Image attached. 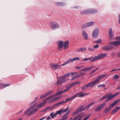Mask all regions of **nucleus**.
<instances>
[{
	"label": "nucleus",
	"instance_id": "f257e3e1",
	"mask_svg": "<svg viewBox=\"0 0 120 120\" xmlns=\"http://www.w3.org/2000/svg\"><path fill=\"white\" fill-rule=\"evenodd\" d=\"M106 75V74H103L98 76L96 79L95 80H94L93 82H91L87 85L88 87H93L95 84L98 82L100 80L103 78Z\"/></svg>",
	"mask_w": 120,
	"mask_h": 120
},
{
	"label": "nucleus",
	"instance_id": "f03ea898",
	"mask_svg": "<svg viewBox=\"0 0 120 120\" xmlns=\"http://www.w3.org/2000/svg\"><path fill=\"white\" fill-rule=\"evenodd\" d=\"M120 101V99L117 100L112 104L109 106V107L106 108L104 109V111L105 113L109 112L111 109L118 102Z\"/></svg>",
	"mask_w": 120,
	"mask_h": 120
},
{
	"label": "nucleus",
	"instance_id": "7ed1b4c3",
	"mask_svg": "<svg viewBox=\"0 0 120 120\" xmlns=\"http://www.w3.org/2000/svg\"><path fill=\"white\" fill-rule=\"evenodd\" d=\"M57 80L55 83V85L60 84L63 83L64 82L66 81L67 80L66 78H65L63 76H62L60 77H57Z\"/></svg>",
	"mask_w": 120,
	"mask_h": 120
},
{
	"label": "nucleus",
	"instance_id": "20e7f679",
	"mask_svg": "<svg viewBox=\"0 0 120 120\" xmlns=\"http://www.w3.org/2000/svg\"><path fill=\"white\" fill-rule=\"evenodd\" d=\"M79 57H76L73 58L72 59L70 58L67 61L64 63L62 65V66H64L66 64H67L71 62H73L74 61L79 60Z\"/></svg>",
	"mask_w": 120,
	"mask_h": 120
},
{
	"label": "nucleus",
	"instance_id": "39448f33",
	"mask_svg": "<svg viewBox=\"0 0 120 120\" xmlns=\"http://www.w3.org/2000/svg\"><path fill=\"white\" fill-rule=\"evenodd\" d=\"M50 99V98L49 96L47 98L44 99L43 100V102H42L37 105V108L38 109L41 108L46 103V101H47Z\"/></svg>",
	"mask_w": 120,
	"mask_h": 120
},
{
	"label": "nucleus",
	"instance_id": "423d86ee",
	"mask_svg": "<svg viewBox=\"0 0 120 120\" xmlns=\"http://www.w3.org/2000/svg\"><path fill=\"white\" fill-rule=\"evenodd\" d=\"M107 54L106 53H103L100 54L94 57L95 61L100 59L106 56Z\"/></svg>",
	"mask_w": 120,
	"mask_h": 120
},
{
	"label": "nucleus",
	"instance_id": "0eeeda50",
	"mask_svg": "<svg viewBox=\"0 0 120 120\" xmlns=\"http://www.w3.org/2000/svg\"><path fill=\"white\" fill-rule=\"evenodd\" d=\"M79 83V82H74L68 86L65 87L66 89L65 90L66 92L69 91L71 88H72L74 86L78 84Z\"/></svg>",
	"mask_w": 120,
	"mask_h": 120
},
{
	"label": "nucleus",
	"instance_id": "6e6552de",
	"mask_svg": "<svg viewBox=\"0 0 120 120\" xmlns=\"http://www.w3.org/2000/svg\"><path fill=\"white\" fill-rule=\"evenodd\" d=\"M50 25L51 28L53 30L59 28V24L55 22H51Z\"/></svg>",
	"mask_w": 120,
	"mask_h": 120
},
{
	"label": "nucleus",
	"instance_id": "1a4fd4ad",
	"mask_svg": "<svg viewBox=\"0 0 120 120\" xmlns=\"http://www.w3.org/2000/svg\"><path fill=\"white\" fill-rule=\"evenodd\" d=\"M99 33V31L98 29H95L93 31L92 34V37L94 38H96L97 37Z\"/></svg>",
	"mask_w": 120,
	"mask_h": 120
},
{
	"label": "nucleus",
	"instance_id": "9d476101",
	"mask_svg": "<svg viewBox=\"0 0 120 120\" xmlns=\"http://www.w3.org/2000/svg\"><path fill=\"white\" fill-rule=\"evenodd\" d=\"M108 44L109 45H112L115 47L118 46L120 45V40L110 42H109Z\"/></svg>",
	"mask_w": 120,
	"mask_h": 120
},
{
	"label": "nucleus",
	"instance_id": "9b49d317",
	"mask_svg": "<svg viewBox=\"0 0 120 120\" xmlns=\"http://www.w3.org/2000/svg\"><path fill=\"white\" fill-rule=\"evenodd\" d=\"M61 66L57 63H52L50 65L51 68L55 70L59 69Z\"/></svg>",
	"mask_w": 120,
	"mask_h": 120
},
{
	"label": "nucleus",
	"instance_id": "f8f14e48",
	"mask_svg": "<svg viewBox=\"0 0 120 120\" xmlns=\"http://www.w3.org/2000/svg\"><path fill=\"white\" fill-rule=\"evenodd\" d=\"M106 105V104L105 103L100 105L95 109V111H98L101 110L105 107Z\"/></svg>",
	"mask_w": 120,
	"mask_h": 120
},
{
	"label": "nucleus",
	"instance_id": "ddd939ff",
	"mask_svg": "<svg viewBox=\"0 0 120 120\" xmlns=\"http://www.w3.org/2000/svg\"><path fill=\"white\" fill-rule=\"evenodd\" d=\"M94 24V22H91L87 23L81 26V28L82 29L85 28L86 27L91 26Z\"/></svg>",
	"mask_w": 120,
	"mask_h": 120
},
{
	"label": "nucleus",
	"instance_id": "4468645a",
	"mask_svg": "<svg viewBox=\"0 0 120 120\" xmlns=\"http://www.w3.org/2000/svg\"><path fill=\"white\" fill-rule=\"evenodd\" d=\"M66 92L65 90H60L57 92L56 94L49 96L50 99L55 97L56 95H58L61 94Z\"/></svg>",
	"mask_w": 120,
	"mask_h": 120
},
{
	"label": "nucleus",
	"instance_id": "2eb2a0df",
	"mask_svg": "<svg viewBox=\"0 0 120 120\" xmlns=\"http://www.w3.org/2000/svg\"><path fill=\"white\" fill-rule=\"evenodd\" d=\"M88 94V93H83L82 92L76 94L74 95V97L75 98L76 97L78 96L79 97H82L84 96H85L87 95Z\"/></svg>",
	"mask_w": 120,
	"mask_h": 120
},
{
	"label": "nucleus",
	"instance_id": "dca6fc26",
	"mask_svg": "<svg viewBox=\"0 0 120 120\" xmlns=\"http://www.w3.org/2000/svg\"><path fill=\"white\" fill-rule=\"evenodd\" d=\"M64 43L63 41H60L58 42V49L60 50L63 47Z\"/></svg>",
	"mask_w": 120,
	"mask_h": 120
},
{
	"label": "nucleus",
	"instance_id": "f3484780",
	"mask_svg": "<svg viewBox=\"0 0 120 120\" xmlns=\"http://www.w3.org/2000/svg\"><path fill=\"white\" fill-rule=\"evenodd\" d=\"M82 33L84 39L85 40L88 39V34L85 30H82Z\"/></svg>",
	"mask_w": 120,
	"mask_h": 120
},
{
	"label": "nucleus",
	"instance_id": "a211bd4d",
	"mask_svg": "<svg viewBox=\"0 0 120 120\" xmlns=\"http://www.w3.org/2000/svg\"><path fill=\"white\" fill-rule=\"evenodd\" d=\"M114 48L113 46H107L103 47L102 49L105 50H108L111 49H112Z\"/></svg>",
	"mask_w": 120,
	"mask_h": 120
},
{
	"label": "nucleus",
	"instance_id": "6ab92c4d",
	"mask_svg": "<svg viewBox=\"0 0 120 120\" xmlns=\"http://www.w3.org/2000/svg\"><path fill=\"white\" fill-rule=\"evenodd\" d=\"M112 30L111 28H110L109 29V34L111 39H112L113 38V33L112 32Z\"/></svg>",
	"mask_w": 120,
	"mask_h": 120
},
{
	"label": "nucleus",
	"instance_id": "aec40b11",
	"mask_svg": "<svg viewBox=\"0 0 120 120\" xmlns=\"http://www.w3.org/2000/svg\"><path fill=\"white\" fill-rule=\"evenodd\" d=\"M11 84H6L3 83H0V88L3 89L7 86H9Z\"/></svg>",
	"mask_w": 120,
	"mask_h": 120
},
{
	"label": "nucleus",
	"instance_id": "412c9836",
	"mask_svg": "<svg viewBox=\"0 0 120 120\" xmlns=\"http://www.w3.org/2000/svg\"><path fill=\"white\" fill-rule=\"evenodd\" d=\"M87 49L86 47H83L81 49H79L76 50V52H83L86 51Z\"/></svg>",
	"mask_w": 120,
	"mask_h": 120
},
{
	"label": "nucleus",
	"instance_id": "4be33fe9",
	"mask_svg": "<svg viewBox=\"0 0 120 120\" xmlns=\"http://www.w3.org/2000/svg\"><path fill=\"white\" fill-rule=\"evenodd\" d=\"M60 97H56L52 99L51 100L49 101V103H51L54 101L57 100V99L60 98Z\"/></svg>",
	"mask_w": 120,
	"mask_h": 120
},
{
	"label": "nucleus",
	"instance_id": "5701e85b",
	"mask_svg": "<svg viewBox=\"0 0 120 120\" xmlns=\"http://www.w3.org/2000/svg\"><path fill=\"white\" fill-rule=\"evenodd\" d=\"M38 110V108H37L34 109V110H32V111H31V112H30L27 115V116H30L31 115L34 114V113H35Z\"/></svg>",
	"mask_w": 120,
	"mask_h": 120
},
{
	"label": "nucleus",
	"instance_id": "b1692460",
	"mask_svg": "<svg viewBox=\"0 0 120 120\" xmlns=\"http://www.w3.org/2000/svg\"><path fill=\"white\" fill-rule=\"evenodd\" d=\"M38 110V108H37L34 109V110H32V111H31V112H30L27 115V116H30L31 115L34 114V113H35Z\"/></svg>",
	"mask_w": 120,
	"mask_h": 120
},
{
	"label": "nucleus",
	"instance_id": "393cba45",
	"mask_svg": "<svg viewBox=\"0 0 120 120\" xmlns=\"http://www.w3.org/2000/svg\"><path fill=\"white\" fill-rule=\"evenodd\" d=\"M64 48L65 49H67L69 46V43L68 41L65 42L64 44Z\"/></svg>",
	"mask_w": 120,
	"mask_h": 120
},
{
	"label": "nucleus",
	"instance_id": "a878e982",
	"mask_svg": "<svg viewBox=\"0 0 120 120\" xmlns=\"http://www.w3.org/2000/svg\"><path fill=\"white\" fill-rule=\"evenodd\" d=\"M97 10L95 9H89V14H95L97 12Z\"/></svg>",
	"mask_w": 120,
	"mask_h": 120
},
{
	"label": "nucleus",
	"instance_id": "bb28decb",
	"mask_svg": "<svg viewBox=\"0 0 120 120\" xmlns=\"http://www.w3.org/2000/svg\"><path fill=\"white\" fill-rule=\"evenodd\" d=\"M80 13L82 15L89 14V9L82 11L80 12Z\"/></svg>",
	"mask_w": 120,
	"mask_h": 120
},
{
	"label": "nucleus",
	"instance_id": "cd10ccee",
	"mask_svg": "<svg viewBox=\"0 0 120 120\" xmlns=\"http://www.w3.org/2000/svg\"><path fill=\"white\" fill-rule=\"evenodd\" d=\"M120 108L119 107H117L113 110L111 113L112 114H114L117 112L120 109Z\"/></svg>",
	"mask_w": 120,
	"mask_h": 120
},
{
	"label": "nucleus",
	"instance_id": "c85d7f7f",
	"mask_svg": "<svg viewBox=\"0 0 120 120\" xmlns=\"http://www.w3.org/2000/svg\"><path fill=\"white\" fill-rule=\"evenodd\" d=\"M90 60V61L91 62H93L95 61L94 57H91L90 58H85L82 60L83 61H85Z\"/></svg>",
	"mask_w": 120,
	"mask_h": 120
},
{
	"label": "nucleus",
	"instance_id": "c756f323",
	"mask_svg": "<svg viewBox=\"0 0 120 120\" xmlns=\"http://www.w3.org/2000/svg\"><path fill=\"white\" fill-rule=\"evenodd\" d=\"M82 118V115L81 114H79L78 115L76 116L74 118H75V120H81Z\"/></svg>",
	"mask_w": 120,
	"mask_h": 120
},
{
	"label": "nucleus",
	"instance_id": "7c9ffc66",
	"mask_svg": "<svg viewBox=\"0 0 120 120\" xmlns=\"http://www.w3.org/2000/svg\"><path fill=\"white\" fill-rule=\"evenodd\" d=\"M74 98H75L74 97V95L71 98H68L66 99V101H64V102H65V103L71 100H72L73 99H74Z\"/></svg>",
	"mask_w": 120,
	"mask_h": 120
},
{
	"label": "nucleus",
	"instance_id": "2f4dec72",
	"mask_svg": "<svg viewBox=\"0 0 120 120\" xmlns=\"http://www.w3.org/2000/svg\"><path fill=\"white\" fill-rule=\"evenodd\" d=\"M95 102H94L92 103H91V104H90L89 105L87 106H86L85 107L83 108V110H87L92 105H93L94 104Z\"/></svg>",
	"mask_w": 120,
	"mask_h": 120
},
{
	"label": "nucleus",
	"instance_id": "473e14b6",
	"mask_svg": "<svg viewBox=\"0 0 120 120\" xmlns=\"http://www.w3.org/2000/svg\"><path fill=\"white\" fill-rule=\"evenodd\" d=\"M112 93H110L106 95L107 97L109 98H112V99L113 98V95H112Z\"/></svg>",
	"mask_w": 120,
	"mask_h": 120
},
{
	"label": "nucleus",
	"instance_id": "72a5a7b5",
	"mask_svg": "<svg viewBox=\"0 0 120 120\" xmlns=\"http://www.w3.org/2000/svg\"><path fill=\"white\" fill-rule=\"evenodd\" d=\"M68 118V116L64 115L62 116V118L60 120H66Z\"/></svg>",
	"mask_w": 120,
	"mask_h": 120
},
{
	"label": "nucleus",
	"instance_id": "f704fd0d",
	"mask_svg": "<svg viewBox=\"0 0 120 120\" xmlns=\"http://www.w3.org/2000/svg\"><path fill=\"white\" fill-rule=\"evenodd\" d=\"M119 78V76L117 75H114L112 77L113 80H118Z\"/></svg>",
	"mask_w": 120,
	"mask_h": 120
},
{
	"label": "nucleus",
	"instance_id": "c9c22d12",
	"mask_svg": "<svg viewBox=\"0 0 120 120\" xmlns=\"http://www.w3.org/2000/svg\"><path fill=\"white\" fill-rule=\"evenodd\" d=\"M83 107V105L80 107L79 108H78L77 110L79 112H81L82 111L84 110H83V108L82 109Z\"/></svg>",
	"mask_w": 120,
	"mask_h": 120
},
{
	"label": "nucleus",
	"instance_id": "e433bc0d",
	"mask_svg": "<svg viewBox=\"0 0 120 120\" xmlns=\"http://www.w3.org/2000/svg\"><path fill=\"white\" fill-rule=\"evenodd\" d=\"M69 106H68L67 108L65 110H64L63 108H62L60 109L62 112H66L69 109Z\"/></svg>",
	"mask_w": 120,
	"mask_h": 120
},
{
	"label": "nucleus",
	"instance_id": "4c0bfd02",
	"mask_svg": "<svg viewBox=\"0 0 120 120\" xmlns=\"http://www.w3.org/2000/svg\"><path fill=\"white\" fill-rule=\"evenodd\" d=\"M37 103H35L34 105L30 107L29 108H30V109L32 110H33V109L35 107L37 106Z\"/></svg>",
	"mask_w": 120,
	"mask_h": 120
},
{
	"label": "nucleus",
	"instance_id": "58836bf2",
	"mask_svg": "<svg viewBox=\"0 0 120 120\" xmlns=\"http://www.w3.org/2000/svg\"><path fill=\"white\" fill-rule=\"evenodd\" d=\"M65 103V102L64 101H62L60 102H58L57 103H56L55 104V106H57L59 105H60L63 104V103Z\"/></svg>",
	"mask_w": 120,
	"mask_h": 120
},
{
	"label": "nucleus",
	"instance_id": "ea45409f",
	"mask_svg": "<svg viewBox=\"0 0 120 120\" xmlns=\"http://www.w3.org/2000/svg\"><path fill=\"white\" fill-rule=\"evenodd\" d=\"M102 42V40L101 39H99L94 41L95 43H99Z\"/></svg>",
	"mask_w": 120,
	"mask_h": 120
},
{
	"label": "nucleus",
	"instance_id": "a19ab883",
	"mask_svg": "<svg viewBox=\"0 0 120 120\" xmlns=\"http://www.w3.org/2000/svg\"><path fill=\"white\" fill-rule=\"evenodd\" d=\"M54 112H53L51 113L50 114V115L52 118H54L55 116L56 115H55V113L54 114Z\"/></svg>",
	"mask_w": 120,
	"mask_h": 120
},
{
	"label": "nucleus",
	"instance_id": "79ce46f5",
	"mask_svg": "<svg viewBox=\"0 0 120 120\" xmlns=\"http://www.w3.org/2000/svg\"><path fill=\"white\" fill-rule=\"evenodd\" d=\"M31 111V110L30 109V108H29L25 111L24 113L25 114H26L30 112Z\"/></svg>",
	"mask_w": 120,
	"mask_h": 120
},
{
	"label": "nucleus",
	"instance_id": "37998d69",
	"mask_svg": "<svg viewBox=\"0 0 120 120\" xmlns=\"http://www.w3.org/2000/svg\"><path fill=\"white\" fill-rule=\"evenodd\" d=\"M62 112L61 109L59 111H57L56 113H55V115H57L58 114H59L60 115L61 114Z\"/></svg>",
	"mask_w": 120,
	"mask_h": 120
},
{
	"label": "nucleus",
	"instance_id": "c03bdc74",
	"mask_svg": "<svg viewBox=\"0 0 120 120\" xmlns=\"http://www.w3.org/2000/svg\"><path fill=\"white\" fill-rule=\"evenodd\" d=\"M79 112L77 110L72 114V116H74L78 114Z\"/></svg>",
	"mask_w": 120,
	"mask_h": 120
},
{
	"label": "nucleus",
	"instance_id": "a18cd8bd",
	"mask_svg": "<svg viewBox=\"0 0 120 120\" xmlns=\"http://www.w3.org/2000/svg\"><path fill=\"white\" fill-rule=\"evenodd\" d=\"M53 92V90H51L50 91H49L46 93V95L47 96L49 95L50 94H51L52 92Z\"/></svg>",
	"mask_w": 120,
	"mask_h": 120
},
{
	"label": "nucleus",
	"instance_id": "49530a36",
	"mask_svg": "<svg viewBox=\"0 0 120 120\" xmlns=\"http://www.w3.org/2000/svg\"><path fill=\"white\" fill-rule=\"evenodd\" d=\"M105 84H100V85H98V87H103V88H105Z\"/></svg>",
	"mask_w": 120,
	"mask_h": 120
},
{
	"label": "nucleus",
	"instance_id": "de8ad7c7",
	"mask_svg": "<svg viewBox=\"0 0 120 120\" xmlns=\"http://www.w3.org/2000/svg\"><path fill=\"white\" fill-rule=\"evenodd\" d=\"M91 115V114L88 115L85 118L82 120H87L90 118Z\"/></svg>",
	"mask_w": 120,
	"mask_h": 120
},
{
	"label": "nucleus",
	"instance_id": "09e8293b",
	"mask_svg": "<svg viewBox=\"0 0 120 120\" xmlns=\"http://www.w3.org/2000/svg\"><path fill=\"white\" fill-rule=\"evenodd\" d=\"M95 66H91L90 67L87 68V69L88 71H90L93 68H95Z\"/></svg>",
	"mask_w": 120,
	"mask_h": 120
},
{
	"label": "nucleus",
	"instance_id": "8fccbe9b",
	"mask_svg": "<svg viewBox=\"0 0 120 120\" xmlns=\"http://www.w3.org/2000/svg\"><path fill=\"white\" fill-rule=\"evenodd\" d=\"M95 66H91L90 67L87 68V69L88 71H90L93 68H95Z\"/></svg>",
	"mask_w": 120,
	"mask_h": 120
},
{
	"label": "nucleus",
	"instance_id": "3c124183",
	"mask_svg": "<svg viewBox=\"0 0 120 120\" xmlns=\"http://www.w3.org/2000/svg\"><path fill=\"white\" fill-rule=\"evenodd\" d=\"M47 96L46 95V94L45 93L44 94L41 95L40 97V99H43L47 97Z\"/></svg>",
	"mask_w": 120,
	"mask_h": 120
},
{
	"label": "nucleus",
	"instance_id": "603ef678",
	"mask_svg": "<svg viewBox=\"0 0 120 120\" xmlns=\"http://www.w3.org/2000/svg\"><path fill=\"white\" fill-rule=\"evenodd\" d=\"M56 5L58 6H60L63 5V4L60 2H57L56 3Z\"/></svg>",
	"mask_w": 120,
	"mask_h": 120
},
{
	"label": "nucleus",
	"instance_id": "864d4df0",
	"mask_svg": "<svg viewBox=\"0 0 120 120\" xmlns=\"http://www.w3.org/2000/svg\"><path fill=\"white\" fill-rule=\"evenodd\" d=\"M88 50L91 51H93L94 50V49L93 48L89 47L88 48Z\"/></svg>",
	"mask_w": 120,
	"mask_h": 120
},
{
	"label": "nucleus",
	"instance_id": "5fc2aeb1",
	"mask_svg": "<svg viewBox=\"0 0 120 120\" xmlns=\"http://www.w3.org/2000/svg\"><path fill=\"white\" fill-rule=\"evenodd\" d=\"M120 93L119 92H117L115 93L113 95V98H114L115 97L118 95Z\"/></svg>",
	"mask_w": 120,
	"mask_h": 120
},
{
	"label": "nucleus",
	"instance_id": "6e6d98bb",
	"mask_svg": "<svg viewBox=\"0 0 120 120\" xmlns=\"http://www.w3.org/2000/svg\"><path fill=\"white\" fill-rule=\"evenodd\" d=\"M81 71H88L87 68H86L82 69Z\"/></svg>",
	"mask_w": 120,
	"mask_h": 120
},
{
	"label": "nucleus",
	"instance_id": "4d7b16f0",
	"mask_svg": "<svg viewBox=\"0 0 120 120\" xmlns=\"http://www.w3.org/2000/svg\"><path fill=\"white\" fill-rule=\"evenodd\" d=\"M85 74V73H79V74H78V75L80 77L81 76H82L84 75Z\"/></svg>",
	"mask_w": 120,
	"mask_h": 120
},
{
	"label": "nucleus",
	"instance_id": "13d9d810",
	"mask_svg": "<svg viewBox=\"0 0 120 120\" xmlns=\"http://www.w3.org/2000/svg\"><path fill=\"white\" fill-rule=\"evenodd\" d=\"M87 87H88V86L87 85L84 86L82 88V90H84L87 89Z\"/></svg>",
	"mask_w": 120,
	"mask_h": 120
},
{
	"label": "nucleus",
	"instance_id": "bf43d9fd",
	"mask_svg": "<svg viewBox=\"0 0 120 120\" xmlns=\"http://www.w3.org/2000/svg\"><path fill=\"white\" fill-rule=\"evenodd\" d=\"M119 69H113L111 71H110V72H112L116 71H118L119 70Z\"/></svg>",
	"mask_w": 120,
	"mask_h": 120
},
{
	"label": "nucleus",
	"instance_id": "052dcab7",
	"mask_svg": "<svg viewBox=\"0 0 120 120\" xmlns=\"http://www.w3.org/2000/svg\"><path fill=\"white\" fill-rule=\"evenodd\" d=\"M99 47V45H94L93 46V47L95 49H97Z\"/></svg>",
	"mask_w": 120,
	"mask_h": 120
},
{
	"label": "nucleus",
	"instance_id": "680f3d73",
	"mask_svg": "<svg viewBox=\"0 0 120 120\" xmlns=\"http://www.w3.org/2000/svg\"><path fill=\"white\" fill-rule=\"evenodd\" d=\"M38 97H36L34 99V101L32 103H34L38 99Z\"/></svg>",
	"mask_w": 120,
	"mask_h": 120
},
{
	"label": "nucleus",
	"instance_id": "e2e57ef3",
	"mask_svg": "<svg viewBox=\"0 0 120 120\" xmlns=\"http://www.w3.org/2000/svg\"><path fill=\"white\" fill-rule=\"evenodd\" d=\"M83 67V66H82L81 67H77L75 68L77 69H79L81 68H82Z\"/></svg>",
	"mask_w": 120,
	"mask_h": 120
},
{
	"label": "nucleus",
	"instance_id": "0e129e2a",
	"mask_svg": "<svg viewBox=\"0 0 120 120\" xmlns=\"http://www.w3.org/2000/svg\"><path fill=\"white\" fill-rule=\"evenodd\" d=\"M63 76H64L65 78H66V77H68V75L67 73L64 75Z\"/></svg>",
	"mask_w": 120,
	"mask_h": 120
},
{
	"label": "nucleus",
	"instance_id": "69168bd1",
	"mask_svg": "<svg viewBox=\"0 0 120 120\" xmlns=\"http://www.w3.org/2000/svg\"><path fill=\"white\" fill-rule=\"evenodd\" d=\"M79 6H76L74 7L73 8H75V9H78L79 8Z\"/></svg>",
	"mask_w": 120,
	"mask_h": 120
},
{
	"label": "nucleus",
	"instance_id": "338daca9",
	"mask_svg": "<svg viewBox=\"0 0 120 120\" xmlns=\"http://www.w3.org/2000/svg\"><path fill=\"white\" fill-rule=\"evenodd\" d=\"M77 73H78V72H75V73H72L71 74V75H72V76H73L75 74H77Z\"/></svg>",
	"mask_w": 120,
	"mask_h": 120
},
{
	"label": "nucleus",
	"instance_id": "774afa93",
	"mask_svg": "<svg viewBox=\"0 0 120 120\" xmlns=\"http://www.w3.org/2000/svg\"><path fill=\"white\" fill-rule=\"evenodd\" d=\"M118 19L119 20V22L120 24V14H119L118 16Z\"/></svg>",
	"mask_w": 120,
	"mask_h": 120
}]
</instances>
